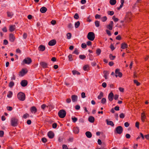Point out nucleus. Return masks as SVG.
<instances>
[{"mask_svg": "<svg viewBox=\"0 0 149 149\" xmlns=\"http://www.w3.org/2000/svg\"><path fill=\"white\" fill-rule=\"evenodd\" d=\"M27 72V71H26L25 70L23 69H22L21 71L19 72L21 74L22 76H24L26 74Z\"/></svg>", "mask_w": 149, "mask_h": 149, "instance_id": "nucleus-28", "label": "nucleus"}, {"mask_svg": "<svg viewBox=\"0 0 149 149\" xmlns=\"http://www.w3.org/2000/svg\"><path fill=\"white\" fill-rule=\"evenodd\" d=\"M101 17L100 15L98 14H96L95 16V18L96 19H100Z\"/></svg>", "mask_w": 149, "mask_h": 149, "instance_id": "nucleus-55", "label": "nucleus"}, {"mask_svg": "<svg viewBox=\"0 0 149 149\" xmlns=\"http://www.w3.org/2000/svg\"><path fill=\"white\" fill-rule=\"evenodd\" d=\"M112 19L115 22H117L119 20L117 18H116L115 16H113V17Z\"/></svg>", "mask_w": 149, "mask_h": 149, "instance_id": "nucleus-43", "label": "nucleus"}, {"mask_svg": "<svg viewBox=\"0 0 149 149\" xmlns=\"http://www.w3.org/2000/svg\"><path fill=\"white\" fill-rule=\"evenodd\" d=\"M106 121L108 125H110L112 127L114 126V124L112 121H109L107 119L106 120Z\"/></svg>", "mask_w": 149, "mask_h": 149, "instance_id": "nucleus-27", "label": "nucleus"}, {"mask_svg": "<svg viewBox=\"0 0 149 149\" xmlns=\"http://www.w3.org/2000/svg\"><path fill=\"white\" fill-rule=\"evenodd\" d=\"M79 57L80 59L83 60L85 59L86 57V56L84 55H80L79 56Z\"/></svg>", "mask_w": 149, "mask_h": 149, "instance_id": "nucleus-34", "label": "nucleus"}, {"mask_svg": "<svg viewBox=\"0 0 149 149\" xmlns=\"http://www.w3.org/2000/svg\"><path fill=\"white\" fill-rule=\"evenodd\" d=\"M101 50L100 49L98 48L97 49L96 51V54L98 55H99L101 53Z\"/></svg>", "mask_w": 149, "mask_h": 149, "instance_id": "nucleus-40", "label": "nucleus"}, {"mask_svg": "<svg viewBox=\"0 0 149 149\" xmlns=\"http://www.w3.org/2000/svg\"><path fill=\"white\" fill-rule=\"evenodd\" d=\"M123 130V128L122 127L119 126L116 128L114 132L118 134H120L122 133Z\"/></svg>", "mask_w": 149, "mask_h": 149, "instance_id": "nucleus-7", "label": "nucleus"}, {"mask_svg": "<svg viewBox=\"0 0 149 149\" xmlns=\"http://www.w3.org/2000/svg\"><path fill=\"white\" fill-rule=\"evenodd\" d=\"M100 19L102 22H105L107 20V18L106 16H105L101 17Z\"/></svg>", "mask_w": 149, "mask_h": 149, "instance_id": "nucleus-36", "label": "nucleus"}, {"mask_svg": "<svg viewBox=\"0 0 149 149\" xmlns=\"http://www.w3.org/2000/svg\"><path fill=\"white\" fill-rule=\"evenodd\" d=\"M141 118L142 121L144 122L145 121V120L146 118V113L144 112H143L141 113Z\"/></svg>", "mask_w": 149, "mask_h": 149, "instance_id": "nucleus-9", "label": "nucleus"}, {"mask_svg": "<svg viewBox=\"0 0 149 149\" xmlns=\"http://www.w3.org/2000/svg\"><path fill=\"white\" fill-rule=\"evenodd\" d=\"M56 41L55 40H52L49 41L48 43V44L49 46H54L56 44Z\"/></svg>", "mask_w": 149, "mask_h": 149, "instance_id": "nucleus-11", "label": "nucleus"}, {"mask_svg": "<svg viewBox=\"0 0 149 149\" xmlns=\"http://www.w3.org/2000/svg\"><path fill=\"white\" fill-rule=\"evenodd\" d=\"M58 114L60 118H63L66 116V111L64 109H61L59 111Z\"/></svg>", "mask_w": 149, "mask_h": 149, "instance_id": "nucleus-4", "label": "nucleus"}, {"mask_svg": "<svg viewBox=\"0 0 149 149\" xmlns=\"http://www.w3.org/2000/svg\"><path fill=\"white\" fill-rule=\"evenodd\" d=\"M89 69V66L88 65H86L83 67V70L84 71H87Z\"/></svg>", "mask_w": 149, "mask_h": 149, "instance_id": "nucleus-38", "label": "nucleus"}, {"mask_svg": "<svg viewBox=\"0 0 149 149\" xmlns=\"http://www.w3.org/2000/svg\"><path fill=\"white\" fill-rule=\"evenodd\" d=\"M57 125L56 123H54L52 125V127L53 128H56L57 127Z\"/></svg>", "mask_w": 149, "mask_h": 149, "instance_id": "nucleus-62", "label": "nucleus"}, {"mask_svg": "<svg viewBox=\"0 0 149 149\" xmlns=\"http://www.w3.org/2000/svg\"><path fill=\"white\" fill-rule=\"evenodd\" d=\"M103 96V93L102 92H100L99 95L98 96L97 98L98 99H101L102 98Z\"/></svg>", "mask_w": 149, "mask_h": 149, "instance_id": "nucleus-30", "label": "nucleus"}, {"mask_svg": "<svg viewBox=\"0 0 149 149\" xmlns=\"http://www.w3.org/2000/svg\"><path fill=\"white\" fill-rule=\"evenodd\" d=\"M47 8L45 7H42L40 9V11L42 13H45L47 11Z\"/></svg>", "mask_w": 149, "mask_h": 149, "instance_id": "nucleus-21", "label": "nucleus"}, {"mask_svg": "<svg viewBox=\"0 0 149 149\" xmlns=\"http://www.w3.org/2000/svg\"><path fill=\"white\" fill-rule=\"evenodd\" d=\"M7 109L8 111H12L13 109L12 107H9V106L7 107Z\"/></svg>", "mask_w": 149, "mask_h": 149, "instance_id": "nucleus-64", "label": "nucleus"}, {"mask_svg": "<svg viewBox=\"0 0 149 149\" xmlns=\"http://www.w3.org/2000/svg\"><path fill=\"white\" fill-rule=\"evenodd\" d=\"M18 119L15 117H13L11 119V125L13 127H16L18 125Z\"/></svg>", "mask_w": 149, "mask_h": 149, "instance_id": "nucleus-1", "label": "nucleus"}, {"mask_svg": "<svg viewBox=\"0 0 149 149\" xmlns=\"http://www.w3.org/2000/svg\"><path fill=\"white\" fill-rule=\"evenodd\" d=\"M41 141L45 143L47 141V139L46 138L43 137Z\"/></svg>", "mask_w": 149, "mask_h": 149, "instance_id": "nucleus-54", "label": "nucleus"}, {"mask_svg": "<svg viewBox=\"0 0 149 149\" xmlns=\"http://www.w3.org/2000/svg\"><path fill=\"white\" fill-rule=\"evenodd\" d=\"M113 24V22L112 21H111L109 24L107 26V28L109 30H112V29Z\"/></svg>", "mask_w": 149, "mask_h": 149, "instance_id": "nucleus-17", "label": "nucleus"}, {"mask_svg": "<svg viewBox=\"0 0 149 149\" xmlns=\"http://www.w3.org/2000/svg\"><path fill=\"white\" fill-rule=\"evenodd\" d=\"M73 53L75 54H76L78 55V54L79 52L78 51L77 49H75L74 51L73 52Z\"/></svg>", "mask_w": 149, "mask_h": 149, "instance_id": "nucleus-52", "label": "nucleus"}, {"mask_svg": "<svg viewBox=\"0 0 149 149\" xmlns=\"http://www.w3.org/2000/svg\"><path fill=\"white\" fill-rule=\"evenodd\" d=\"M67 38L68 39H70L71 37V33H68L67 34Z\"/></svg>", "mask_w": 149, "mask_h": 149, "instance_id": "nucleus-45", "label": "nucleus"}, {"mask_svg": "<svg viewBox=\"0 0 149 149\" xmlns=\"http://www.w3.org/2000/svg\"><path fill=\"white\" fill-rule=\"evenodd\" d=\"M47 136L49 138L52 139L54 138V135L52 132L49 131L48 133Z\"/></svg>", "mask_w": 149, "mask_h": 149, "instance_id": "nucleus-13", "label": "nucleus"}, {"mask_svg": "<svg viewBox=\"0 0 149 149\" xmlns=\"http://www.w3.org/2000/svg\"><path fill=\"white\" fill-rule=\"evenodd\" d=\"M29 115L28 113H26L24 115L23 118L24 119H26L27 118L29 117Z\"/></svg>", "mask_w": 149, "mask_h": 149, "instance_id": "nucleus-44", "label": "nucleus"}, {"mask_svg": "<svg viewBox=\"0 0 149 149\" xmlns=\"http://www.w3.org/2000/svg\"><path fill=\"white\" fill-rule=\"evenodd\" d=\"M15 37L14 34L10 33L9 36V39L10 40L11 42H13L15 39Z\"/></svg>", "mask_w": 149, "mask_h": 149, "instance_id": "nucleus-10", "label": "nucleus"}, {"mask_svg": "<svg viewBox=\"0 0 149 149\" xmlns=\"http://www.w3.org/2000/svg\"><path fill=\"white\" fill-rule=\"evenodd\" d=\"M87 37L88 39L91 40L93 41L95 38V35L93 32H89L87 35Z\"/></svg>", "mask_w": 149, "mask_h": 149, "instance_id": "nucleus-3", "label": "nucleus"}, {"mask_svg": "<svg viewBox=\"0 0 149 149\" xmlns=\"http://www.w3.org/2000/svg\"><path fill=\"white\" fill-rule=\"evenodd\" d=\"M27 81L25 80H22L20 84L23 87H25L27 85Z\"/></svg>", "mask_w": 149, "mask_h": 149, "instance_id": "nucleus-14", "label": "nucleus"}, {"mask_svg": "<svg viewBox=\"0 0 149 149\" xmlns=\"http://www.w3.org/2000/svg\"><path fill=\"white\" fill-rule=\"evenodd\" d=\"M7 14L8 16V17H11L12 15V13L10 12H7Z\"/></svg>", "mask_w": 149, "mask_h": 149, "instance_id": "nucleus-58", "label": "nucleus"}, {"mask_svg": "<svg viewBox=\"0 0 149 149\" xmlns=\"http://www.w3.org/2000/svg\"><path fill=\"white\" fill-rule=\"evenodd\" d=\"M68 27L69 29H72L73 27L71 23H70L68 25Z\"/></svg>", "mask_w": 149, "mask_h": 149, "instance_id": "nucleus-63", "label": "nucleus"}, {"mask_svg": "<svg viewBox=\"0 0 149 149\" xmlns=\"http://www.w3.org/2000/svg\"><path fill=\"white\" fill-rule=\"evenodd\" d=\"M106 33L109 36H110L111 35V32L109 30H107L106 31Z\"/></svg>", "mask_w": 149, "mask_h": 149, "instance_id": "nucleus-53", "label": "nucleus"}, {"mask_svg": "<svg viewBox=\"0 0 149 149\" xmlns=\"http://www.w3.org/2000/svg\"><path fill=\"white\" fill-rule=\"evenodd\" d=\"M27 35L26 33H23V38H24L25 39H26L27 37Z\"/></svg>", "mask_w": 149, "mask_h": 149, "instance_id": "nucleus-57", "label": "nucleus"}, {"mask_svg": "<svg viewBox=\"0 0 149 149\" xmlns=\"http://www.w3.org/2000/svg\"><path fill=\"white\" fill-rule=\"evenodd\" d=\"M127 45L125 43H122L121 45V48L124 49L127 47Z\"/></svg>", "mask_w": 149, "mask_h": 149, "instance_id": "nucleus-22", "label": "nucleus"}, {"mask_svg": "<svg viewBox=\"0 0 149 149\" xmlns=\"http://www.w3.org/2000/svg\"><path fill=\"white\" fill-rule=\"evenodd\" d=\"M69 60L70 61H72L73 60L72 58V55L71 54H70L68 56Z\"/></svg>", "mask_w": 149, "mask_h": 149, "instance_id": "nucleus-46", "label": "nucleus"}, {"mask_svg": "<svg viewBox=\"0 0 149 149\" xmlns=\"http://www.w3.org/2000/svg\"><path fill=\"white\" fill-rule=\"evenodd\" d=\"M80 25V22L79 21H78L77 22L75 23V27L76 28H78Z\"/></svg>", "mask_w": 149, "mask_h": 149, "instance_id": "nucleus-35", "label": "nucleus"}, {"mask_svg": "<svg viewBox=\"0 0 149 149\" xmlns=\"http://www.w3.org/2000/svg\"><path fill=\"white\" fill-rule=\"evenodd\" d=\"M138 77V76L137 75L136 72H134V76L133 77L134 78H136Z\"/></svg>", "mask_w": 149, "mask_h": 149, "instance_id": "nucleus-61", "label": "nucleus"}, {"mask_svg": "<svg viewBox=\"0 0 149 149\" xmlns=\"http://www.w3.org/2000/svg\"><path fill=\"white\" fill-rule=\"evenodd\" d=\"M40 65L43 68H47V64L45 62L40 63Z\"/></svg>", "mask_w": 149, "mask_h": 149, "instance_id": "nucleus-19", "label": "nucleus"}, {"mask_svg": "<svg viewBox=\"0 0 149 149\" xmlns=\"http://www.w3.org/2000/svg\"><path fill=\"white\" fill-rule=\"evenodd\" d=\"M139 123L138 122H136L135 123V126L137 128H139Z\"/></svg>", "mask_w": 149, "mask_h": 149, "instance_id": "nucleus-59", "label": "nucleus"}, {"mask_svg": "<svg viewBox=\"0 0 149 149\" xmlns=\"http://www.w3.org/2000/svg\"><path fill=\"white\" fill-rule=\"evenodd\" d=\"M116 0H110L109 1L110 3L112 5H114L116 4Z\"/></svg>", "mask_w": 149, "mask_h": 149, "instance_id": "nucleus-29", "label": "nucleus"}, {"mask_svg": "<svg viewBox=\"0 0 149 149\" xmlns=\"http://www.w3.org/2000/svg\"><path fill=\"white\" fill-rule=\"evenodd\" d=\"M15 25H10V26L9 28V31L12 32L15 31Z\"/></svg>", "mask_w": 149, "mask_h": 149, "instance_id": "nucleus-18", "label": "nucleus"}, {"mask_svg": "<svg viewBox=\"0 0 149 149\" xmlns=\"http://www.w3.org/2000/svg\"><path fill=\"white\" fill-rule=\"evenodd\" d=\"M132 17L131 13L130 12L127 13L125 17V21L126 22H129L131 21Z\"/></svg>", "mask_w": 149, "mask_h": 149, "instance_id": "nucleus-5", "label": "nucleus"}, {"mask_svg": "<svg viewBox=\"0 0 149 149\" xmlns=\"http://www.w3.org/2000/svg\"><path fill=\"white\" fill-rule=\"evenodd\" d=\"M109 57L111 60H114L116 57L114 56H113L111 54H110L109 56Z\"/></svg>", "mask_w": 149, "mask_h": 149, "instance_id": "nucleus-39", "label": "nucleus"}, {"mask_svg": "<svg viewBox=\"0 0 149 149\" xmlns=\"http://www.w3.org/2000/svg\"><path fill=\"white\" fill-rule=\"evenodd\" d=\"M12 95L13 93L12 92L10 91L8 92L7 96L8 98H10L12 97Z\"/></svg>", "mask_w": 149, "mask_h": 149, "instance_id": "nucleus-33", "label": "nucleus"}, {"mask_svg": "<svg viewBox=\"0 0 149 149\" xmlns=\"http://www.w3.org/2000/svg\"><path fill=\"white\" fill-rule=\"evenodd\" d=\"M4 134V132L3 131H0V136L1 137H3Z\"/></svg>", "mask_w": 149, "mask_h": 149, "instance_id": "nucleus-60", "label": "nucleus"}, {"mask_svg": "<svg viewBox=\"0 0 149 149\" xmlns=\"http://www.w3.org/2000/svg\"><path fill=\"white\" fill-rule=\"evenodd\" d=\"M63 149H71V148H68L67 146L65 144H63L62 146Z\"/></svg>", "mask_w": 149, "mask_h": 149, "instance_id": "nucleus-50", "label": "nucleus"}, {"mask_svg": "<svg viewBox=\"0 0 149 149\" xmlns=\"http://www.w3.org/2000/svg\"><path fill=\"white\" fill-rule=\"evenodd\" d=\"M120 69H116V70L115 73L116 74L115 76L116 77L118 76L121 78L122 76V73L120 72Z\"/></svg>", "mask_w": 149, "mask_h": 149, "instance_id": "nucleus-8", "label": "nucleus"}, {"mask_svg": "<svg viewBox=\"0 0 149 149\" xmlns=\"http://www.w3.org/2000/svg\"><path fill=\"white\" fill-rule=\"evenodd\" d=\"M14 82L11 81L9 83V86L10 88H12L14 85Z\"/></svg>", "mask_w": 149, "mask_h": 149, "instance_id": "nucleus-37", "label": "nucleus"}, {"mask_svg": "<svg viewBox=\"0 0 149 149\" xmlns=\"http://www.w3.org/2000/svg\"><path fill=\"white\" fill-rule=\"evenodd\" d=\"M86 136L88 138H91L92 136V134L91 132L89 131L86 132L85 133Z\"/></svg>", "mask_w": 149, "mask_h": 149, "instance_id": "nucleus-23", "label": "nucleus"}, {"mask_svg": "<svg viewBox=\"0 0 149 149\" xmlns=\"http://www.w3.org/2000/svg\"><path fill=\"white\" fill-rule=\"evenodd\" d=\"M74 18L76 19H79V15L78 13H75L74 15Z\"/></svg>", "mask_w": 149, "mask_h": 149, "instance_id": "nucleus-41", "label": "nucleus"}, {"mask_svg": "<svg viewBox=\"0 0 149 149\" xmlns=\"http://www.w3.org/2000/svg\"><path fill=\"white\" fill-rule=\"evenodd\" d=\"M106 99L104 98H102V100H101V103L102 104H104L106 103Z\"/></svg>", "mask_w": 149, "mask_h": 149, "instance_id": "nucleus-42", "label": "nucleus"}, {"mask_svg": "<svg viewBox=\"0 0 149 149\" xmlns=\"http://www.w3.org/2000/svg\"><path fill=\"white\" fill-rule=\"evenodd\" d=\"M45 49V47L44 45H41L38 47V50L40 51H44Z\"/></svg>", "mask_w": 149, "mask_h": 149, "instance_id": "nucleus-20", "label": "nucleus"}, {"mask_svg": "<svg viewBox=\"0 0 149 149\" xmlns=\"http://www.w3.org/2000/svg\"><path fill=\"white\" fill-rule=\"evenodd\" d=\"M72 119L74 123L76 122L77 120V118L75 117L72 118Z\"/></svg>", "mask_w": 149, "mask_h": 149, "instance_id": "nucleus-51", "label": "nucleus"}, {"mask_svg": "<svg viewBox=\"0 0 149 149\" xmlns=\"http://www.w3.org/2000/svg\"><path fill=\"white\" fill-rule=\"evenodd\" d=\"M95 26L97 27H99L100 26V22L97 20L95 21Z\"/></svg>", "mask_w": 149, "mask_h": 149, "instance_id": "nucleus-32", "label": "nucleus"}, {"mask_svg": "<svg viewBox=\"0 0 149 149\" xmlns=\"http://www.w3.org/2000/svg\"><path fill=\"white\" fill-rule=\"evenodd\" d=\"M134 83L136 84L137 86H139L140 84V83L138 82V81L136 80H134Z\"/></svg>", "mask_w": 149, "mask_h": 149, "instance_id": "nucleus-47", "label": "nucleus"}, {"mask_svg": "<svg viewBox=\"0 0 149 149\" xmlns=\"http://www.w3.org/2000/svg\"><path fill=\"white\" fill-rule=\"evenodd\" d=\"M72 73L73 75H75L76 74H77V75L80 74V73L78 72V71H76V70H73L72 71Z\"/></svg>", "mask_w": 149, "mask_h": 149, "instance_id": "nucleus-31", "label": "nucleus"}, {"mask_svg": "<svg viewBox=\"0 0 149 149\" xmlns=\"http://www.w3.org/2000/svg\"><path fill=\"white\" fill-rule=\"evenodd\" d=\"M73 132L75 134H78L79 132V128L77 127H74L73 128Z\"/></svg>", "mask_w": 149, "mask_h": 149, "instance_id": "nucleus-26", "label": "nucleus"}, {"mask_svg": "<svg viewBox=\"0 0 149 149\" xmlns=\"http://www.w3.org/2000/svg\"><path fill=\"white\" fill-rule=\"evenodd\" d=\"M119 116L120 118H123L125 117V114L123 113H121L120 115Z\"/></svg>", "mask_w": 149, "mask_h": 149, "instance_id": "nucleus-56", "label": "nucleus"}, {"mask_svg": "<svg viewBox=\"0 0 149 149\" xmlns=\"http://www.w3.org/2000/svg\"><path fill=\"white\" fill-rule=\"evenodd\" d=\"M77 96L75 95H72L71 96V99L73 102H76L77 100Z\"/></svg>", "mask_w": 149, "mask_h": 149, "instance_id": "nucleus-15", "label": "nucleus"}, {"mask_svg": "<svg viewBox=\"0 0 149 149\" xmlns=\"http://www.w3.org/2000/svg\"><path fill=\"white\" fill-rule=\"evenodd\" d=\"M30 111L32 113H35L37 112V109L36 107L33 106L31 108Z\"/></svg>", "mask_w": 149, "mask_h": 149, "instance_id": "nucleus-16", "label": "nucleus"}, {"mask_svg": "<svg viewBox=\"0 0 149 149\" xmlns=\"http://www.w3.org/2000/svg\"><path fill=\"white\" fill-rule=\"evenodd\" d=\"M114 95L113 93L112 92L110 93L108 95V99L110 101H112L113 100Z\"/></svg>", "mask_w": 149, "mask_h": 149, "instance_id": "nucleus-12", "label": "nucleus"}, {"mask_svg": "<svg viewBox=\"0 0 149 149\" xmlns=\"http://www.w3.org/2000/svg\"><path fill=\"white\" fill-rule=\"evenodd\" d=\"M104 77L105 79H108V76L109 74L108 72L107 71H104L103 72Z\"/></svg>", "mask_w": 149, "mask_h": 149, "instance_id": "nucleus-25", "label": "nucleus"}, {"mask_svg": "<svg viewBox=\"0 0 149 149\" xmlns=\"http://www.w3.org/2000/svg\"><path fill=\"white\" fill-rule=\"evenodd\" d=\"M88 120L90 122L93 123L94 121V118L93 116H90L88 118Z\"/></svg>", "mask_w": 149, "mask_h": 149, "instance_id": "nucleus-24", "label": "nucleus"}, {"mask_svg": "<svg viewBox=\"0 0 149 149\" xmlns=\"http://www.w3.org/2000/svg\"><path fill=\"white\" fill-rule=\"evenodd\" d=\"M107 13L108 15L111 16L114 14V13L113 11H108Z\"/></svg>", "mask_w": 149, "mask_h": 149, "instance_id": "nucleus-48", "label": "nucleus"}, {"mask_svg": "<svg viewBox=\"0 0 149 149\" xmlns=\"http://www.w3.org/2000/svg\"><path fill=\"white\" fill-rule=\"evenodd\" d=\"M32 62V60L31 58L29 57L25 58L22 61V64H25L29 65Z\"/></svg>", "mask_w": 149, "mask_h": 149, "instance_id": "nucleus-6", "label": "nucleus"}, {"mask_svg": "<svg viewBox=\"0 0 149 149\" xmlns=\"http://www.w3.org/2000/svg\"><path fill=\"white\" fill-rule=\"evenodd\" d=\"M81 47L83 49H85L87 47L85 43H83L81 45Z\"/></svg>", "mask_w": 149, "mask_h": 149, "instance_id": "nucleus-49", "label": "nucleus"}, {"mask_svg": "<svg viewBox=\"0 0 149 149\" xmlns=\"http://www.w3.org/2000/svg\"><path fill=\"white\" fill-rule=\"evenodd\" d=\"M17 97L20 100L24 101L25 99V95L24 93L22 92L19 93L17 95Z\"/></svg>", "mask_w": 149, "mask_h": 149, "instance_id": "nucleus-2", "label": "nucleus"}]
</instances>
